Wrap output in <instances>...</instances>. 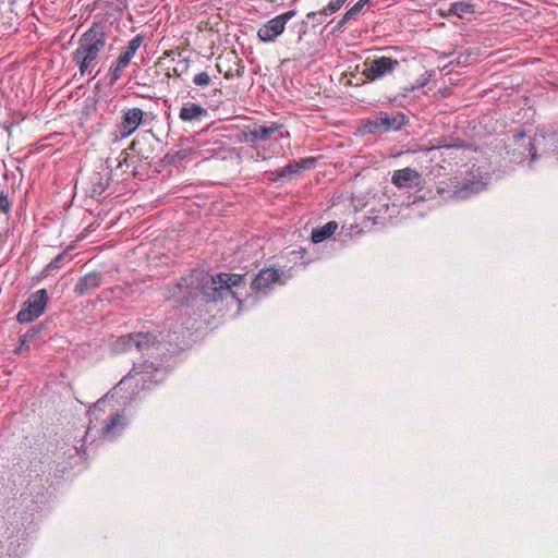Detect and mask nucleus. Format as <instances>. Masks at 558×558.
<instances>
[{
    "label": "nucleus",
    "instance_id": "1",
    "mask_svg": "<svg viewBox=\"0 0 558 558\" xmlns=\"http://www.w3.org/2000/svg\"><path fill=\"white\" fill-rule=\"evenodd\" d=\"M126 9V0H94L86 7L90 13H99L93 25L81 36L78 47L72 56L82 76L92 73L99 53L106 47L112 23L119 21Z\"/></svg>",
    "mask_w": 558,
    "mask_h": 558
},
{
    "label": "nucleus",
    "instance_id": "2",
    "mask_svg": "<svg viewBox=\"0 0 558 558\" xmlns=\"http://www.w3.org/2000/svg\"><path fill=\"white\" fill-rule=\"evenodd\" d=\"M162 375L163 369L156 366L153 362L134 363L129 374L113 388V396L123 398V392L128 391L133 385L137 387L140 383L142 384V390L151 389L162 380Z\"/></svg>",
    "mask_w": 558,
    "mask_h": 558
},
{
    "label": "nucleus",
    "instance_id": "3",
    "mask_svg": "<svg viewBox=\"0 0 558 558\" xmlns=\"http://www.w3.org/2000/svg\"><path fill=\"white\" fill-rule=\"evenodd\" d=\"M106 399H99L88 411V429L96 428L100 423L99 434L101 437L112 439L117 437L125 427V420L119 411H110L106 418L102 416L106 411Z\"/></svg>",
    "mask_w": 558,
    "mask_h": 558
},
{
    "label": "nucleus",
    "instance_id": "4",
    "mask_svg": "<svg viewBox=\"0 0 558 558\" xmlns=\"http://www.w3.org/2000/svg\"><path fill=\"white\" fill-rule=\"evenodd\" d=\"M409 123V119L402 112L389 113L379 111L373 118L364 119L360 122L357 132L361 135L374 134L378 131L391 132L400 131Z\"/></svg>",
    "mask_w": 558,
    "mask_h": 558
},
{
    "label": "nucleus",
    "instance_id": "5",
    "mask_svg": "<svg viewBox=\"0 0 558 558\" xmlns=\"http://www.w3.org/2000/svg\"><path fill=\"white\" fill-rule=\"evenodd\" d=\"M485 183L481 180H475V177L465 178L460 181L457 177L449 178L448 180L440 181L437 184V193L442 198L465 199L473 194L481 192Z\"/></svg>",
    "mask_w": 558,
    "mask_h": 558
},
{
    "label": "nucleus",
    "instance_id": "6",
    "mask_svg": "<svg viewBox=\"0 0 558 558\" xmlns=\"http://www.w3.org/2000/svg\"><path fill=\"white\" fill-rule=\"evenodd\" d=\"M161 144V140L156 136L153 130H146L130 143L128 149L134 153L138 162H148L158 157Z\"/></svg>",
    "mask_w": 558,
    "mask_h": 558
},
{
    "label": "nucleus",
    "instance_id": "7",
    "mask_svg": "<svg viewBox=\"0 0 558 558\" xmlns=\"http://www.w3.org/2000/svg\"><path fill=\"white\" fill-rule=\"evenodd\" d=\"M158 343V339L151 332H132L120 336L112 343L114 353H124L136 349L138 352H147Z\"/></svg>",
    "mask_w": 558,
    "mask_h": 558
},
{
    "label": "nucleus",
    "instance_id": "8",
    "mask_svg": "<svg viewBox=\"0 0 558 558\" xmlns=\"http://www.w3.org/2000/svg\"><path fill=\"white\" fill-rule=\"evenodd\" d=\"M48 292L40 289L32 293L21 305L16 314V320L20 324H28L40 317L48 304Z\"/></svg>",
    "mask_w": 558,
    "mask_h": 558
},
{
    "label": "nucleus",
    "instance_id": "9",
    "mask_svg": "<svg viewBox=\"0 0 558 558\" xmlns=\"http://www.w3.org/2000/svg\"><path fill=\"white\" fill-rule=\"evenodd\" d=\"M399 61L391 57L383 56L373 60L366 59L364 62L365 68L362 71V75L366 80L375 82L392 74L399 68Z\"/></svg>",
    "mask_w": 558,
    "mask_h": 558
},
{
    "label": "nucleus",
    "instance_id": "10",
    "mask_svg": "<svg viewBox=\"0 0 558 558\" xmlns=\"http://www.w3.org/2000/svg\"><path fill=\"white\" fill-rule=\"evenodd\" d=\"M246 281H205L203 286V295L208 302H214L220 299H227L231 296L241 303L238 291L233 290Z\"/></svg>",
    "mask_w": 558,
    "mask_h": 558
},
{
    "label": "nucleus",
    "instance_id": "11",
    "mask_svg": "<svg viewBox=\"0 0 558 558\" xmlns=\"http://www.w3.org/2000/svg\"><path fill=\"white\" fill-rule=\"evenodd\" d=\"M296 15V10H290L279 14L266 23H264L257 31V37L263 43H274L283 34L287 23Z\"/></svg>",
    "mask_w": 558,
    "mask_h": 558
},
{
    "label": "nucleus",
    "instance_id": "12",
    "mask_svg": "<svg viewBox=\"0 0 558 558\" xmlns=\"http://www.w3.org/2000/svg\"><path fill=\"white\" fill-rule=\"evenodd\" d=\"M146 116V112L136 107L122 110L121 121L114 133L116 140L126 138L135 133L140 125L145 123Z\"/></svg>",
    "mask_w": 558,
    "mask_h": 558
},
{
    "label": "nucleus",
    "instance_id": "13",
    "mask_svg": "<svg viewBox=\"0 0 558 558\" xmlns=\"http://www.w3.org/2000/svg\"><path fill=\"white\" fill-rule=\"evenodd\" d=\"M112 178L109 169L102 171H94L85 183L86 196L99 201L105 191L110 185Z\"/></svg>",
    "mask_w": 558,
    "mask_h": 558
},
{
    "label": "nucleus",
    "instance_id": "14",
    "mask_svg": "<svg viewBox=\"0 0 558 558\" xmlns=\"http://www.w3.org/2000/svg\"><path fill=\"white\" fill-rule=\"evenodd\" d=\"M254 130V136L256 144L259 142L275 141L279 142L286 136H289V132H284V125L279 122L270 121L259 124L257 122L252 123Z\"/></svg>",
    "mask_w": 558,
    "mask_h": 558
},
{
    "label": "nucleus",
    "instance_id": "15",
    "mask_svg": "<svg viewBox=\"0 0 558 558\" xmlns=\"http://www.w3.org/2000/svg\"><path fill=\"white\" fill-rule=\"evenodd\" d=\"M513 145L512 157L515 162L520 163L527 158H531V160L536 158L535 144L523 130L513 134Z\"/></svg>",
    "mask_w": 558,
    "mask_h": 558
},
{
    "label": "nucleus",
    "instance_id": "16",
    "mask_svg": "<svg viewBox=\"0 0 558 558\" xmlns=\"http://www.w3.org/2000/svg\"><path fill=\"white\" fill-rule=\"evenodd\" d=\"M208 117V110L199 104L185 102L180 109L179 118L185 123L202 122Z\"/></svg>",
    "mask_w": 558,
    "mask_h": 558
},
{
    "label": "nucleus",
    "instance_id": "17",
    "mask_svg": "<svg viewBox=\"0 0 558 558\" xmlns=\"http://www.w3.org/2000/svg\"><path fill=\"white\" fill-rule=\"evenodd\" d=\"M422 181V175L414 169L404 168L393 172L391 182L400 189L417 186Z\"/></svg>",
    "mask_w": 558,
    "mask_h": 558
},
{
    "label": "nucleus",
    "instance_id": "18",
    "mask_svg": "<svg viewBox=\"0 0 558 558\" xmlns=\"http://www.w3.org/2000/svg\"><path fill=\"white\" fill-rule=\"evenodd\" d=\"M299 166L296 165V160H290L288 165L280 169L271 170L265 172L268 180L271 182H287L291 181L295 175L300 174Z\"/></svg>",
    "mask_w": 558,
    "mask_h": 558
},
{
    "label": "nucleus",
    "instance_id": "19",
    "mask_svg": "<svg viewBox=\"0 0 558 558\" xmlns=\"http://www.w3.org/2000/svg\"><path fill=\"white\" fill-rule=\"evenodd\" d=\"M145 40L144 34H137L134 36L125 46L121 48L120 54L118 56V59L120 62H124L128 65H130L131 60L142 46L143 41Z\"/></svg>",
    "mask_w": 558,
    "mask_h": 558
},
{
    "label": "nucleus",
    "instance_id": "20",
    "mask_svg": "<svg viewBox=\"0 0 558 558\" xmlns=\"http://www.w3.org/2000/svg\"><path fill=\"white\" fill-rule=\"evenodd\" d=\"M475 12V5L470 1H457L450 4L447 11L440 10L442 16L456 15L460 19H464L466 15Z\"/></svg>",
    "mask_w": 558,
    "mask_h": 558
},
{
    "label": "nucleus",
    "instance_id": "21",
    "mask_svg": "<svg viewBox=\"0 0 558 558\" xmlns=\"http://www.w3.org/2000/svg\"><path fill=\"white\" fill-rule=\"evenodd\" d=\"M43 329V325L34 326L31 329H28L24 335H22L20 337V343L15 348L14 353L21 355L25 352H28L29 344L39 337Z\"/></svg>",
    "mask_w": 558,
    "mask_h": 558
},
{
    "label": "nucleus",
    "instance_id": "22",
    "mask_svg": "<svg viewBox=\"0 0 558 558\" xmlns=\"http://www.w3.org/2000/svg\"><path fill=\"white\" fill-rule=\"evenodd\" d=\"M338 223L336 221H328L320 228L312 231L311 239L313 243H320L329 239L337 230Z\"/></svg>",
    "mask_w": 558,
    "mask_h": 558
},
{
    "label": "nucleus",
    "instance_id": "23",
    "mask_svg": "<svg viewBox=\"0 0 558 558\" xmlns=\"http://www.w3.org/2000/svg\"><path fill=\"white\" fill-rule=\"evenodd\" d=\"M225 276L227 277V279H243V277H244L243 275H238V274H232V275H227V274H222V272L210 274L205 268H197L194 270L193 274H191L189 276V279H218V280H221V279H223Z\"/></svg>",
    "mask_w": 558,
    "mask_h": 558
},
{
    "label": "nucleus",
    "instance_id": "24",
    "mask_svg": "<svg viewBox=\"0 0 558 558\" xmlns=\"http://www.w3.org/2000/svg\"><path fill=\"white\" fill-rule=\"evenodd\" d=\"M129 65L126 63L120 62V60L117 58V60L109 68L108 73L106 75L107 85L112 87L121 78L123 71Z\"/></svg>",
    "mask_w": 558,
    "mask_h": 558
},
{
    "label": "nucleus",
    "instance_id": "25",
    "mask_svg": "<svg viewBox=\"0 0 558 558\" xmlns=\"http://www.w3.org/2000/svg\"><path fill=\"white\" fill-rule=\"evenodd\" d=\"M217 70L219 73H222L225 78L227 80H231L233 77H241L243 76L244 74V64L242 62V60H240L238 57L234 58V69L233 68H229L227 70H223L222 69V65L218 62L217 63Z\"/></svg>",
    "mask_w": 558,
    "mask_h": 558
},
{
    "label": "nucleus",
    "instance_id": "26",
    "mask_svg": "<svg viewBox=\"0 0 558 558\" xmlns=\"http://www.w3.org/2000/svg\"><path fill=\"white\" fill-rule=\"evenodd\" d=\"M468 145L459 137L440 136L437 140L438 148H465Z\"/></svg>",
    "mask_w": 558,
    "mask_h": 558
},
{
    "label": "nucleus",
    "instance_id": "27",
    "mask_svg": "<svg viewBox=\"0 0 558 558\" xmlns=\"http://www.w3.org/2000/svg\"><path fill=\"white\" fill-rule=\"evenodd\" d=\"M235 140L239 143H245V144H248L250 146H255L256 145V138L254 136V130H253L252 124L245 126L243 130H240L235 134Z\"/></svg>",
    "mask_w": 558,
    "mask_h": 558
},
{
    "label": "nucleus",
    "instance_id": "28",
    "mask_svg": "<svg viewBox=\"0 0 558 558\" xmlns=\"http://www.w3.org/2000/svg\"><path fill=\"white\" fill-rule=\"evenodd\" d=\"M15 31L11 11H0V33Z\"/></svg>",
    "mask_w": 558,
    "mask_h": 558
},
{
    "label": "nucleus",
    "instance_id": "29",
    "mask_svg": "<svg viewBox=\"0 0 558 558\" xmlns=\"http://www.w3.org/2000/svg\"><path fill=\"white\" fill-rule=\"evenodd\" d=\"M281 275L282 272L280 271V269L270 267L259 270L257 274L252 276V279H280Z\"/></svg>",
    "mask_w": 558,
    "mask_h": 558
},
{
    "label": "nucleus",
    "instance_id": "30",
    "mask_svg": "<svg viewBox=\"0 0 558 558\" xmlns=\"http://www.w3.org/2000/svg\"><path fill=\"white\" fill-rule=\"evenodd\" d=\"M211 83V75L207 70L196 73L193 77V84L199 88L208 87Z\"/></svg>",
    "mask_w": 558,
    "mask_h": 558
},
{
    "label": "nucleus",
    "instance_id": "31",
    "mask_svg": "<svg viewBox=\"0 0 558 558\" xmlns=\"http://www.w3.org/2000/svg\"><path fill=\"white\" fill-rule=\"evenodd\" d=\"M189 63H190L189 59H183V60L179 61L177 66H174L171 71H168L166 73V76H168V77L174 76V77L181 78L183 76V74H185L187 72Z\"/></svg>",
    "mask_w": 558,
    "mask_h": 558
},
{
    "label": "nucleus",
    "instance_id": "32",
    "mask_svg": "<svg viewBox=\"0 0 558 558\" xmlns=\"http://www.w3.org/2000/svg\"><path fill=\"white\" fill-rule=\"evenodd\" d=\"M348 0H330L320 11V15H331L338 12Z\"/></svg>",
    "mask_w": 558,
    "mask_h": 558
},
{
    "label": "nucleus",
    "instance_id": "33",
    "mask_svg": "<svg viewBox=\"0 0 558 558\" xmlns=\"http://www.w3.org/2000/svg\"><path fill=\"white\" fill-rule=\"evenodd\" d=\"M68 253L62 252L57 257H54L45 268L44 274L46 277L53 276L52 270L61 267L62 262L66 258Z\"/></svg>",
    "mask_w": 558,
    "mask_h": 558
},
{
    "label": "nucleus",
    "instance_id": "34",
    "mask_svg": "<svg viewBox=\"0 0 558 558\" xmlns=\"http://www.w3.org/2000/svg\"><path fill=\"white\" fill-rule=\"evenodd\" d=\"M98 281H78L74 288V292L77 294H83L89 289L98 288Z\"/></svg>",
    "mask_w": 558,
    "mask_h": 558
},
{
    "label": "nucleus",
    "instance_id": "35",
    "mask_svg": "<svg viewBox=\"0 0 558 558\" xmlns=\"http://www.w3.org/2000/svg\"><path fill=\"white\" fill-rule=\"evenodd\" d=\"M316 162H317V158H315V157H306V158L300 159L299 161L296 160V165L299 166L300 172L302 170H308V169L314 168L316 166Z\"/></svg>",
    "mask_w": 558,
    "mask_h": 558
},
{
    "label": "nucleus",
    "instance_id": "36",
    "mask_svg": "<svg viewBox=\"0 0 558 558\" xmlns=\"http://www.w3.org/2000/svg\"><path fill=\"white\" fill-rule=\"evenodd\" d=\"M10 207H11V204L9 202L8 194L4 192H1L0 193V211L7 214V213H9Z\"/></svg>",
    "mask_w": 558,
    "mask_h": 558
},
{
    "label": "nucleus",
    "instance_id": "37",
    "mask_svg": "<svg viewBox=\"0 0 558 558\" xmlns=\"http://www.w3.org/2000/svg\"><path fill=\"white\" fill-rule=\"evenodd\" d=\"M364 10L363 3H360L359 1L352 5L347 12L349 13V16H352L354 20H356L357 15L362 13Z\"/></svg>",
    "mask_w": 558,
    "mask_h": 558
},
{
    "label": "nucleus",
    "instance_id": "38",
    "mask_svg": "<svg viewBox=\"0 0 558 558\" xmlns=\"http://www.w3.org/2000/svg\"><path fill=\"white\" fill-rule=\"evenodd\" d=\"M175 53L180 56V50L179 49H175V50L169 49V50L163 51L162 57L159 58L158 63H160L161 59L173 57Z\"/></svg>",
    "mask_w": 558,
    "mask_h": 558
},
{
    "label": "nucleus",
    "instance_id": "39",
    "mask_svg": "<svg viewBox=\"0 0 558 558\" xmlns=\"http://www.w3.org/2000/svg\"><path fill=\"white\" fill-rule=\"evenodd\" d=\"M123 155V159L119 162V168H121L122 166H130V161H131V158L129 156L128 153H125L124 150L121 153Z\"/></svg>",
    "mask_w": 558,
    "mask_h": 558
},
{
    "label": "nucleus",
    "instance_id": "40",
    "mask_svg": "<svg viewBox=\"0 0 558 558\" xmlns=\"http://www.w3.org/2000/svg\"><path fill=\"white\" fill-rule=\"evenodd\" d=\"M354 19L352 16H349V13L345 12L343 16L338 21L341 26H345L350 21H353Z\"/></svg>",
    "mask_w": 558,
    "mask_h": 558
},
{
    "label": "nucleus",
    "instance_id": "41",
    "mask_svg": "<svg viewBox=\"0 0 558 558\" xmlns=\"http://www.w3.org/2000/svg\"><path fill=\"white\" fill-rule=\"evenodd\" d=\"M257 156L264 160L270 158V155L268 154V151L265 148H263L262 150H257Z\"/></svg>",
    "mask_w": 558,
    "mask_h": 558
},
{
    "label": "nucleus",
    "instance_id": "42",
    "mask_svg": "<svg viewBox=\"0 0 558 558\" xmlns=\"http://www.w3.org/2000/svg\"><path fill=\"white\" fill-rule=\"evenodd\" d=\"M305 33H306V22H305V21H303V22H302V28H301V29H300V32H299L298 41H301V40H302L303 35H305Z\"/></svg>",
    "mask_w": 558,
    "mask_h": 558
},
{
    "label": "nucleus",
    "instance_id": "43",
    "mask_svg": "<svg viewBox=\"0 0 558 558\" xmlns=\"http://www.w3.org/2000/svg\"><path fill=\"white\" fill-rule=\"evenodd\" d=\"M343 31V26L340 25L339 22L331 28V34L341 33Z\"/></svg>",
    "mask_w": 558,
    "mask_h": 558
},
{
    "label": "nucleus",
    "instance_id": "44",
    "mask_svg": "<svg viewBox=\"0 0 558 558\" xmlns=\"http://www.w3.org/2000/svg\"><path fill=\"white\" fill-rule=\"evenodd\" d=\"M318 15H320V14H319V11H318V12H314V11H313V12H308V13L306 14V19H307V20H316V17H317Z\"/></svg>",
    "mask_w": 558,
    "mask_h": 558
},
{
    "label": "nucleus",
    "instance_id": "45",
    "mask_svg": "<svg viewBox=\"0 0 558 558\" xmlns=\"http://www.w3.org/2000/svg\"><path fill=\"white\" fill-rule=\"evenodd\" d=\"M260 283H262V281L253 280V281H251V287H252V289L257 290V289H259Z\"/></svg>",
    "mask_w": 558,
    "mask_h": 558
},
{
    "label": "nucleus",
    "instance_id": "46",
    "mask_svg": "<svg viewBox=\"0 0 558 558\" xmlns=\"http://www.w3.org/2000/svg\"><path fill=\"white\" fill-rule=\"evenodd\" d=\"M360 3H363V7L374 4V0H359Z\"/></svg>",
    "mask_w": 558,
    "mask_h": 558
},
{
    "label": "nucleus",
    "instance_id": "47",
    "mask_svg": "<svg viewBox=\"0 0 558 558\" xmlns=\"http://www.w3.org/2000/svg\"><path fill=\"white\" fill-rule=\"evenodd\" d=\"M174 288H175V289L181 290V289H182V284H181V282H180V281H177V282L174 283Z\"/></svg>",
    "mask_w": 558,
    "mask_h": 558
},
{
    "label": "nucleus",
    "instance_id": "48",
    "mask_svg": "<svg viewBox=\"0 0 558 558\" xmlns=\"http://www.w3.org/2000/svg\"><path fill=\"white\" fill-rule=\"evenodd\" d=\"M89 277H90V274L85 275V276L81 277L80 279L86 280V279H90Z\"/></svg>",
    "mask_w": 558,
    "mask_h": 558
},
{
    "label": "nucleus",
    "instance_id": "49",
    "mask_svg": "<svg viewBox=\"0 0 558 558\" xmlns=\"http://www.w3.org/2000/svg\"><path fill=\"white\" fill-rule=\"evenodd\" d=\"M364 83H365L364 81H363V82H361V83H357V84H356V86L364 85Z\"/></svg>",
    "mask_w": 558,
    "mask_h": 558
},
{
    "label": "nucleus",
    "instance_id": "50",
    "mask_svg": "<svg viewBox=\"0 0 558 558\" xmlns=\"http://www.w3.org/2000/svg\"><path fill=\"white\" fill-rule=\"evenodd\" d=\"M270 283H276L277 281L276 280H272V281H269Z\"/></svg>",
    "mask_w": 558,
    "mask_h": 558
}]
</instances>
